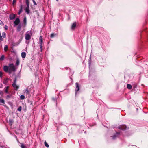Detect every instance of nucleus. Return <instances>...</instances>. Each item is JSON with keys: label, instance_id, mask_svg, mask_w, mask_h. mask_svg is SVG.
<instances>
[{"label": "nucleus", "instance_id": "obj_39", "mask_svg": "<svg viewBox=\"0 0 148 148\" xmlns=\"http://www.w3.org/2000/svg\"><path fill=\"white\" fill-rule=\"evenodd\" d=\"M3 87V84H0V88H1Z\"/></svg>", "mask_w": 148, "mask_h": 148}, {"label": "nucleus", "instance_id": "obj_10", "mask_svg": "<svg viewBox=\"0 0 148 148\" xmlns=\"http://www.w3.org/2000/svg\"><path fill=\"white\" fill-rule=\"evenodd\" d=\"M12 86L16 90H17L19 86L17 85L16 84L13 83L12 84Z\"/></svg>", "mask_w": 148, "mask_h": 148}, {"label": "nucleus", "instance_id": "obj_21", "mask_svg": "<svg viewBox=\"0 0 148 148\" xmlns=\"http://www.w3.org/2000/svg\"><path fill=\"white\" fill-rule=\"evenodd\" d=\"M21 25H19L17 28V30L18 31H20L21 30Z\"/></svg>", "mask_w": 148, "mask_h": 148}, {"label": "nucleus", "instance_id": "obj_14", "mask_svg": "<svg viewBox=\"0 0 148 148\" xmlns=\"http://www.w3.org/2000/svg\"><path fill=\"white\" fill-rule=\"evenodd\" d=\"M22 8H23V6L22 5H21L20 6V9L19 10V12L18 13V14H20L22 12Z\"/></svg>", "mask_w": 148, "mask_h": 148}, {"label": "nucleus", "instance_id": "obj_28", "mask_svg": "<svg viewBox=\"0 0 148 148\" xmlns=\"http://www.w3.org/2000/svg\"><path fill=\"white\" fill-rule=\"evenodd\" d=\"M20 98L22 100H23V99H24L25 98V97L24 95H22L20 96Z\"/></svg>", "mask_w": 148, "mask_h": 148}, {"label": "nucleus", "instance_id": "obj_18", "mask_svg": "<svg viewBox=\"0 0 148 148\" xmlns=\"http://www.w3.org/2000/svg\"><path fill=\"white\" fill-rule=\"evenodd\" d=\"M9 87L8 86H7L6 87H5L4 88L5 92V93H8V89Z\"/></svg>", "mask_w": 148, "mask_h": 148}, {"label": "nucleus", "instance_id": "obj_25", "mask_svg": "<svg viewBox=\"0 0 148 148\" xmlns=\"http://www.w3.org/2000/svg\"><path fill=\"white\" fill-rule=\"evenodd\" d=\"M8 49V47L7 45H5L4 47V50L6 52Z\"/></svg>", "mask_w": 148, "mask_h": 148}, {"label": "nucleus", "instance_id": "obj_40", "mask_svg": "<svg viewBox=\"0 0 148 148\" xmlns=\"http://www.w3.org/2000/svg\"><path fill=\"white\" fill-rule=\"evenodd\" d=\"M53 100L54 101H55L56 100V99H55V98H53Z\"/></svg>", "mask_w": 148, "mask_h": 148}, {"label": "nucleus", "instance_id": "obj_29", "mask_svg": "<svg viewBox=\"0 0 148 148\" xmlns=\"http://www.w3.org/2000/svg\"><path fill=\"white\" fill-rule=\"evenodd\" d=\"M19 60H17L16 61V65L18 66L19 65Z\"/></svg>", "mask_w": 148, "mask_h": 148}, {"label": "nucleus", "instance_id": "obj_22", "mask_svg": "<svg viewBox=\"0 0 148 148\" xmlns=\"http://www.w3.org/2000/svg\"><path fill=\"white\" fill-rule=\"evenodd\" d=\"M0 103L5 104V102L4 100L3 99H0Z\"/></svg>", "mask_w": 148, "mask_h": 148}, {"label": "nucleus", "instance_id": "obj_20", "mask_svg": "<svg viewBox=\"0 0 148 148\" xmlns=\"http://www.w3.org/2000/svg\"><path fill=\"white\" fill-rule=\"evenodd\" d=\"M13 122H14V121H13V120L12 119H9V124L11 125H12L13 123Z\"/></svg>", "mask_w": 148, "mask_h": 148}, {"label": "nucleus", "instance_id": "obj_2", "mask_svg": "<svg viewBox=\"0 0 148 148\" xmlns=\"http://www.w3.org/2000/svg\"><path fill=\"white\" fill-rule=\"evenodd\" d=\"M9 70L10 73L11 71H14L15 70V67L13 64H10L9 65Z\"/></svg>", "mask_w": 148, "mask_h": 148}, {"label": "nucleus", "instance_id": "obj_26", "mask_svg": "<svg viewBox=\"0 0 148 148\" xmlns=\"http://www.w3.org/2000/svg\"><path fill=\"white\" fill-rule=\"evenodd\" d=\"M44 144L45 146L46 147H47L48 148L49 147V145L48 144V143L45 141L44 142Z\"/></svg>", "mask_w": 148, "mask_h": 148}, {"label": "nucleus", "instance_id": "obj_9", "mask_svg": "<svg viewBox=\"0 0 148 148\" xmlns=\"http://www.w3.org/2000/svg\"><path fill=\"white\" fill-rule=\"evenodd\" d=\"M120 133L119 132H117L116 134L113 136H112L111 137L113 139H115L120 134Z\"/></svg>", "mask_w": 148, "mask_h": 148}, {"label": "nucleus", "instance_id": "obj_3", "mask_svg": "<svg viewBox=\"0 0 148 148\" xmlns=\"http://www.w3.org/2000/svg\"><path fill=\"white\" fill-rule=\"evenodd\" d=\"M30 90L28 87L25 89L24 90V93L29 97H30L31 96V95L30 94Z\"/></svg>", "mask_w": 148, "mask_h": 148}, {"label": "nucleus", "instance_id": "obj_15", "mask_svg": "<svg viewBox=\"0 0 148 148\" xmlns=\"http://www.w3.org/2000/svg\"><path fill=\"white\" fill-rule=\"evenodd\" d=\"M26 54L25 52H22L21 53V56L23 58H25L26 57Z\"/></svg>", "mask_w": 148, "mask_h": 148}, {"label": "nucleus", "instance_id": "obj_19", "mask_svg": "<svg viewBox=\"0 0 148 148\" xmlns=\"http://www.w3.org/2000/svg\"><path fill=\"white\" fill-rule=\"evenodd\" d=\"M21 148H27L26 145H24L23 143H21Z\"/></svg>", "mask_w": 148, "mask_h": 148}, {"label": "nucleus", "instance_id": "obj_16", "mask_svg": "<svg viewBox=\"0 0 148 148\" xmlns=\"http://www.w3.org/2000/svg\"><path fill=\"white\" fill-rule=\"evenodd\" d=\"M5 58L4 55H2L0 58V61H2Z\"/></svg>", "mask_w": 148, "mask_h": 148}, {"label": "nucleus", "instance_id": "obj_32", "mask_svg": "<svg viewBox=\"0 0 148 148\" xmlns=\"http://www.w3.org/2000/svg\"><path fill=\"white\" fill-rule=\"evenodd\" d=\"M8 27L6 25H5V26L4 28L5 30H7L8 29Z\"/></svg>", "mask_w": 148, "mask_h": 148}, {"label": "nucleus", "instance_id": "obj_36", "mask_svg": "<svg viewBox=\"0 0 148 148\" xmlns=\"http://www.w3.org/2000/svg\"><path fill=\"white\" fill-rule=\"evenodd\" d=\"M16 78L14 80V82L13 83H15V84H16Z\"/></svg>", "mask_w": 148, "mask_h": 148}, {"label": "nucleus", "instance_id": "obj_23", "mask_svg": "<svg viewBox=\"0 0 148 148\" xmlns=\"http://www.w3.org/2000/svg\"><path fill=\"white\" fill-rule=\"evenodd\" d=\"M127 88L128 89H130L132 88V86L131 84H128L127 85Z\"/></svg>", "mask_w": 148, "mask_h": 148}, {"label": "nucleus", "instance_id": "obj_24", "mask_svg": "<svg viewBox=\"0 0 148 148\" xmlns=\"http://www.w3.org/2000/svg\"><path fill=\"white\" fill-rule=\"evenodd\" d=\"M26 3L27 7H29V0H26Z\"/></svg>", "mask_w": 148, "mask_h": 148}, {"label": "nucleus", "instance_id": "obj_7", "mask_svg": "<svg viewBox=\"0 0 148 148\" xmlns=\"http://www.w3.org/2000/svg\"><path fill=\"white\" fill-rule=\"evenodd\" d=\"M75 85H76V88L75 89V90L76 92H76L78 91L79 90V85L78 84V83L77 82H76L75 83Z\"/></svg>", "mask_w": 148, "mask_h": 148}, {"label": "nucleus", "instance_id": "obj_8", "mask_svg": "<svg viewBox=\"0 0 148 148\" xmlns=\"http://www.w3.org/2000/svg\"><path fill=\"white\" fill-rule=\"evenodd\" d=\"M15 17V15L14 14H12L10 15V19L11 20H13L14 19Z\"/></svg>", "mask_w": 148, "mask_h": 148}, {"label": "nucleus", "instance_id": "obj_33", "mask_svg": "<svg viewBox=\"0 0 148 148\" xmlns=\"http://www.w3.org/2000/svg\"><path fill=\"white\" fill-rule=\"evenodd\" d=\"M16 0H13V2H12V4L13 5H14V3H16Z\"/></svg>", "mask_w": 148, "mask_h": 148}, {"label": "nucleus", "instance_id": "obj_1", "mask_svg": "<svg viewBox=\"0 0 148 148\" xmlns=\"http://www.w3.org/2000/svg\"><path fill=\"white\" fill-rule=\"evenodd\" d=\"M32 31L29 30L27 31L25 35V38L27 40H30L32 35Z\"/></svg>", "mask_w": 148, "mask_h": 148}, {"label": "nucleus", "instance_id": "obj_34", "mask_svg": "<svg viewBox=\"0 0 148 148\" xmlns=\"http://www.w3.org/2000/svg\"><path fill=\"white\" fill-rule=\"evenodd\" d=\"M54 36V34L53 33H52V34H51V38H52Z\"/></svg>", "mask_w": 148, "mask_h": 148}, {"label": "nucleus", "instance_id": "obj_31", "mask_svg": "<svg viewBox=\"0 0 148 148\" xmlns=\"http://www.w3.org/2000/svg\"><path fill=\"white\" fill-rule=\"evenodd\" d=\"M2 36L3 38L5 37V33L4 32H3L2 33Z\"/></svg>", "mask_w": 148, "mask_h": 148}, {"label": "nucleus", "instance_id": "obj_6", "mask_svg": "<svg viewBox=\"0 0 148 148\" xmlns=\"http://www.w3.org/2000/svg\"><path fill=\"white\" fill-rule=\"evenodd\" d=\"M20 23V20L18 18H17L14 22L15 26L18 25Z\"/></svg>", "mask_w": 148, "mask_h": 148}, {"label": "nucleus", "instance_id": "obj_5", "mask_svg": "<svg viewBox=\"0 0 148 148\" xmlns=\"http://www.w3.org/2000/svg\"><path fill=\"white\" fill-rule=\"evenodd\" d=\"M118 128L119 129L123 130L128 129V128L124 125H120L118 127Z\"/></svg>", "mask_w": 148, "mask_h": 148}, {"label": "nucleus", "instance_id": "obj_38", "mask_svg": "<svg viewBox=\"0 0 148 148\" xmlns=\"http://www.w3.org/2000/svg\"><path fill=\"white\" fill-rule=\"evenodd\" d=\"M2 75V73L0 71V77H1Z\"/></svg>", "mask_w": 148, "mask_h": 148}, {"label": "nucleus", "instance_id": "obj_30", "mask_svg": "<svg viewBox=\"0 0 148 148\" xmlns=\"http://www.w3.org/2000/svg\"><path fill=\"white\" fill-rule=\"evenodd\" d=\"M22 107L21 106H20L18 108L17 110L19 111H21V110Z\"/></svg>", "mask_w": 148, "mask_h": 148}, {"label": "nucleus", "instance_id": "obj_27", "mask_svg": "<svg viewBox=\"0 0 148 148\" xmlns=\"http://www.w3.org/2000/svg\"><path fill=\"white\" fill-rule=\"evenodd\" d=\"M23 22L26 25V18L25 17L24 18Z\"/></svg>", "mask_w": 148, "mask_h": 148}, {"label": "nucleus", "instance_id": "obj_13", "mask_svg": "<svg viewBox=\"0 0 148 148\" xmlns=\"http://www.w3.org/2000/svg\"><path fill=\"white\" fill-rule=\"evenodd\" d=\"M4 71L5 72L8 71L9 69V67L7 66H4L3 68Z\"/></svg>", "mask_w": 148, "mask_h": 148}, {"label": "nucleus", "instance_id": "obj_12", "mask_svg": "<svg viewBox=\"0 0 148 148\" xmlns=\"http://www.w3.org/2000/svg\"><path fill=\"white\" fill-rule=\"evenodd\" d=\"M76 24L77 23L76 22H75L73 23L71 27V29H72L74 30V29L76 27Z\"/></svg>", "mask_w": 148, "mask_h": 148}, {"label": "nucleus", "instance_id": "obj_17", "mask_svg": "<svg viewBox=\"0 0 148 148\" xmlns=\"http://www.w3.org/2000/svg\"><path fill=\"white\" fill-rule=\"evenodd\" d=\"M29 7H27L25 8V11L27 14H29Z\"/></svg>", "mask_w": 148, "mask_h": 148}, {"label": "nucleus", "instance_id": "obj_41", "mask_svg": "<svg viewBox=\"0 0 148 148\" xmlns=\"http://www.w3.org/2000/svg\"><path fill=\"white\" fill-rule=\"evenodd\" d=\"M56 0L58 1V0Z\"/></svg>", "mask_w": 148, "mask_h": 148}, {"label": "nucleus", "instance_id": "obj_35", "mask_svg": "<svg viewBox=\"0 0 148 148\" xmlns=\"http://www.w3.org/2000/svg\"><path fill=\"white\" fill-rule=\"evenodd\" d=\"M10 95H7L6 97V99H8L10 98Z\"/></svg>", "mask_w": 148, "mask_h": 148}, {"label": "nucleus", "instance_id": "obj_11", "mask_svg": "<svg viewBox=\"0 0 148 148\" xmlns=\"http://www.w3.org/2000/svg\"><path fill=\"white\" fill-rule=\"evenodd\" d=\"M9 80H10V79H9V78H5V79H4L3 81V82L4 84L7 85V84H8V81Z\"/></svg>", "mask_w": 148, "mask_h": 148}, {"label": "nucleus", "instance_id": "obj_4", "mask_svg": "<svg viewBox=\"0 0 148 148\" xmlns=\"http://www.w3.org/2000/svg\"><path fill=\"white\" fill-rule=\"evenodd\" d=\"M42 36H40L39 38V44L40 46V51H42Z\"/></svg>", "mask_w": 148, "mask_h": 148}, {"label": "nucleus", "instance_id": "obj_37", "mask_svg": "<svg viewBox=\"0 0 148 148\" xmlns=\"http://www.w3.org/2000/svg\"><path fill=\"white\" fill-rule=\"evenodd\" d=\"M33 0V1L34 3V4L35 5H36V2H35V1H34V0Z\"/></svg>", "mask_w": 148, "mask_h": 148}]
</instances>
